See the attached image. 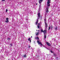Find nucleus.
I'll return each mask as SVG.
<instances>
[{"label":"nucleus","mask_w":60,"mask_h":60,"mask_svg":"<svg viewBox=\"0 0 60 60\" xmlns=\"http://www.w3.org/2000/svg\"><path fill=\"white\" fill-rule=\"evenodd\" d=\"M51 0H48L47 2V7L45 10L46 12H47V13H48L49 12V7L50 6Z\"/></svg>","instance_id":"f257e3e1"},{"label":"nucleus","mask_w":60,"mask_h":60,"mask_svg":"<svg viewBox=\"0 0 60 60\" xmlns=\"http://www.w3.org/2000/svg\"><path fill=\"white\" fill-rule=\"evenodd\" d=\"M46 19H44L45 28H47V22H46Z\"/></svg>","instance_id":"f03ea898"},{"label":"nucleus","mask_w":60,"mask_h":60,"mask_svg":"<svg viewBox=\"0 0 60 60\" xmlns=\"http://www.w3.org/2000/svg\"><path fill=\"white\" fill-rule=\"evenodd\" d=\"M37 42L38 44H41L40 45V47H42V46H43L42 44H41V42H39V41L38 40H37Z\"/></svg>","instance_id":"7ed1b4c3"},{"label":"nucleus","mask_w":60,"mask_h":60,"mask_svg":"<svg viewBox=\"0 0 60 60\" xmlns=\"http://www.w3.org/2000/svg\"><path fill=\"white\" fill-rule=\"evenodd\" d=\"M42 2V0H39V3L40 4V5L39 6V7H41V3Z\"/></svg>","instance_id":"20e7f679"},{"label":"nucleus","mask_w":60,"mask_h":60,"mask_svg":"<svg viewBox=\"0 0 60 60\" xmlns=\"http://www.w3.org/2000/svg\"><path fill=\"white\" fill-rule=\"evenodd\" d=\"M6 20H7V21H6L5 22L7 23H8V22H9V20H8V18H6Z\"/></svg>","instance_id":"39448f33"},{"label":"nucleus","mask_w":60,"mask_h":60,"mask_svg":"<svg viewBox=\"0 0 60 60\" xmlns=\"http://www.w3.org/2000/svg\"><path fill=\"white\" fill-rule=\"evenodd\" d=\"M38 20H39V18H38L37 21V22H36L35 23V24L36 25H37V24H38Z\"/></svg>","instance_id":"423d86ee"},{"label":"nucleus","mask_w":60,"mask_h":60,"mask_svg":"<svg viewBox=\"0 0 60 60\" xmlns=\"http://www.w3.org/2000/svg\"><path fill=\"white\" fill-rule=\"evenodd\" d=\"M43 32L44 34H46V30H44L43 31Z\"/></svg>","instance_id":"0eeeda50"},{"label":"nucleus","mask_w":60,"mask_h":60,"mask_svg":"<svg viewBox=\"0 0 60 60\" xmlns=\"http://www.w3.org/2000/svg\"><path fill=\"white\" fill-rule=\"evenodd\" d=\"M28 41H30V43H31V38H29L28 39Z\"/></svg>","instance_id":"6e6552de"},{"label":"nucleus","mask_w":60,"mask_h":60,"mask_svg":"<svg viewBox=\"0 0 60 60\" xmlns=\"http://www.w3.org/2000/svg\"><path fill=\"white\" fill-rule=\"evenodd\" d=\"M46 43L48 45V46H50V44H49V43L47 42H46Z\"/></svg>","instance_id":"1a4fd4ad"},{"label":"nucleus","mask_w":60,"mask_h":60,"mask_svg":"<svg viewBox=\"0 0 60 60\" xmlns=\"http://www.w3.org/2000/svg\"><path fill=\"white\" fill-rule=\"evenodd\" d=\"M35 39H37V40H39V38L38 37H35Z\"/></svg>","instance_id":"9d476101"},{"label":"nucleus","mask_w":60,"mask_h":60,"mask_svg":"<svg viewBox=\"0 0 60 60\" xmlns=\"http://www.w3.org/2000/svg\"><path fill=\"white\" fill-rule=\"evenodd\" d=\"M38 15L39 18H40V13H38Z\"/></svg>","instance_id":"9b49d317"},{"label":"nucleus","mask_w":60,"mask_h":60,"mask_svg":"<svg viewBox=\"0 0 60 60\" xmlns=\"http://www.w3.org/2000/svg\"><path fill=\"white\" fill-rule=\"evenodd\" d=\"M44 38H46V36L45 34H44Z\"/></svg>","instance_id":"f8f14e48"},{"label":"nucleus","mask_w":60,"mask_h":60,"mask_svg":"<svg viewBox=\"0 0 60 60\" xmlns=\"http://www.w3.org/2000/svg\"><path fill=\"white\" fill-rule=\"evenodd\" d=\"M39 34V32H37L36 33V35H38Z\"/></svg>","instance_id":"ddd939ff"},{"label":"nucleus","mask_w":60,"mask_h":60,"mask_svg":"<svg viewBox=\"0 0 60 60\" xmlns=\"http://www.w3.org/2000/svg\"><path fill=\"white\" fill-rule=\"evenodd\" d=\"M41 32H43V30H41Z\"/></svg>","instance_id":"4468645a"},{"label":"nucleus","mask_w":60,"mask_h":60,"mask_svg":"<svg viewBox=\"0 0 60 60\" xmlns=\"http://www.w3.org/2000/svg\"><path fill=\"white\" fill-rule=\"evenodd\" d=\"M24 57H26V55H25L24 56Z\"/></svg>","instance_id":"2eb2a0df"},{"label":"nucleus","mask_w":60,"mask_h":60,"mask_svg":"<svg viewBox=\"0 0 60 60\" xmlns=\"http://www.w3.org/2000/svg\"><path fill=\"white\" fill-rule=\"evenodd\" d=\"M8 40H10V38H7Z\"/></svg>","instance_id":"dca6fc26"},{"label":"nucleus","mask_w":60,"mask_h":60,"mask_svg":"<svg viewBox=\"0 0 60 60\" xmlns=\"http://www.w3.org/2000/svg\"><path fill=\"white\" fill-rule=\"evenodd\" d=\"M50 29V27H49V28L48 29V30H49V29Z\"/></svg>","instance_id":"f3484780"},{"label":"nucleus","mask_w":60,"mask_h":60,"mask_svg":"<svg viewBox=\"0 0 60 60\" xmlns=\"http://www.w3.org/2000/svg\"><path fill=\"white\" fill-rule=\"evenodd\" d=\"M7 11H8V9H7L6 10V12H7Z\"/></svg>","instance_id":"a211bd4d"},{"label":"nucleus","mask_w":60,"mask_h":60,"mask_svg":"<svg viewBox=\"0 0 60 60\" xmlns=\"http://www.w3.org/2000/svg\"><path fill=\"white\" fill-rule=\"evenodd\" d=\"M55 29L56 30H57V27H56Z\"/></svg>","instance_id":"6ab92c4d"},{"label":"nucleus","mask_w":60,"mask_h":60,"mask_svg":"<svg viewBox=\"0 0 60 60\" xmlns=\"http://www.w3.org/2000/svg\"><path fill=\"white\" fill-rule=\"evenodd\" d=\"M38 28H39V26H38Z\"/></svg>","instance_id":"aec40b11"},{"label":"nucleus","mask_w":60,"mask_h":60,"mask_svg":"<svg viewBox=\"0 0 60 60\" xmlns=\"http://www.w3.org/2000/svg\"><path fill=\"white\" fill-rule=\"evenodd\" d=\"M30 46H29V48H30Z\"/></svg>","instance_id":"412c9836"},{"label":"nucleus","mask_w":60,"mask_h":60,"mask_svg":"<svg viewBox=\"0 0 60 60\" xmlns=\"http://www.w3.org/2000/svg\"><path fill=\"white\" fill-rule=\"evenodd\" d=\"M2 1H5V0H2Z\"/></svg>","instance_id":"4be33fe9"},{"label":"nucleus","mask_w":60,"mask_h":60,"mask_svg":"<svg viewBox=\"0 0 60 60\" xmlns=\"http://www.w3.org/2000/svg\"><path fill=\"white\" fill-rule=\"evenodd\" d=\"M10 45H11V46H12V44H10Z\"/></svg>","instance_id":"5701e85b"},{"label":"nucleus","mask_w":60,"mask_h":60,"mask_svg":"<svg viewBox=\"0 0 60 60\" xmlns=\"http://www.w3.org/2000/svg\"><path fill=\"white\" fill-rule=\"evenodd\" d=\"M51 53H52V51H51Z\"/></svg>","instance_id":"b1692460"},{"label":"nucleus","mask_w":60,"mask_h":60,"mask_svg":"<svg viewBox=\"0 0 60 60\" xmlns=\"http://www.w3.org/2000/svg\"><path fill=\"white\" fill-rule=\"evenodd\" d=\"M38 25H40V23H38Z\"/></svg>","instance_id":"393cba45"},{"label":"nucleus","mask_w":60,"mask_h":60,"mask_svg":"<svg viewBox=\"0 0 60 60\" xmlns=\"http://www.w3.org/2000/svg\"><path fill=\"white\" fill-rule=\"evenodd\" d=\"M38 32H39L40 31V30H38Z\"/></svg>","instance_id":"a878e982"},{"label":"nucleus","mask_w":60,"mask_h":60,"mask_svg":"<svg viewBox=\"0 0 60 60\" xmlns=\"http://www.w3.org/2000/svg\"><path fill=\"white\" fill-rule=\"evenodd\" d=\"M36 5H37V3H36Z\"/></svg>","instance_id":"bb28decb"},{"label":"nucleus","mask_w":60,"mask_h":60,"mask_svg":"<svg viewBox=\"0 0 60 60\" xmlns=\"http://www.w3.org/2000/svg\"><path fill=\"white\" fill-rule=\"evenodd\" d=\"M32 37H32V36H31V38H32Z\"/></svg>","instance_id":"cd10ccee"},{"label":"nucleus","mask_w":60,"mask_h":60,"mask_svg":"<svg viewBox=\"0 0 60 60\" xmlns=\"http://www.w3.org/2000/svg\"><path fill=\"white\" fill-rule=\"evenodd\" d=\"M26 20H28V19H26Z\"/></svg>","instance_id":"c85d7f7f"},{"label":"nucleus","mask_w":60,"mask_h":60,"mask_svg":"<svg viewBox=\"0 0 60 60\" xmlns=\"http://www.w3.org/2000/svg\"><path fill=\"white\" fill-rule=\"evenodd\" d=\"M36 31H37V30H36Z\"/></svg>","instance_id":"c756f323"}]
</instances>
